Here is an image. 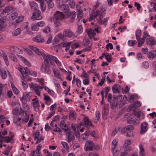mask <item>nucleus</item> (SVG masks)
I'll return each instance as SVG.
<instances>
[{"label":"nucleus","instance_id":"nucleus-1","mask_svg":"<svg viewBox=\"0 0 156 156\" xmlns=\"http://www.w3.org/2000/svg\"><path fill=\"white\" fill-rule=\"evenodd\" d=\"M29 47L30 49L34 51L38 55H41L43 56L44 60V63H42L40 69L43 73L50 74L51 73V69L49 63V61L46 55L43 52L40 51L39 49L36 47L29 46Z\"/></svg>","mask_w":156,"mask_h":156},{"label":"nucleus","instance_id":"nucleus-2","mask_svg":"<svg viewBox=\"0 0 156 156\" xmlns=\"http://www.w3.org/2000/svg\"><path fill=\"white\" fill-rule=\"evenodd\" d=\"M105 9H104L103 10L99 11L98 10L96 11L93 15H90V20H91L96 18L98 23L100 24H104L106 26L107 25V22L108 20V17L105 18L102 20L103 18L104 13H103L102 12L105 11Z\"/></svg>","mask_w":156,"mask_h":156},{"label":"nucleus","instance_id":"nucleus-3","mask_svg":"<svg viewBox=\"0 0 156 156\" xmlns=\"http://www.w3.org/2000/svg\"><path fill=\"white\" fill-rule=\"evenodd\" d=\"M37 80L42 86L32 83H31L29 85L31 88H33L36 94L38 96H40L41 90L44 87V79L42 78L38 79Z\"/></svg>","mask_w":156,"mask_h":156},{"label":"nucleus","instance_id":"nucleus-4","mask_svg":"<svg viewBox=\"0 0 156 156\" xmlns=\"http://www.w3.org/2000/svg\"><path fill=\"white\" fill-rule=\"evenodd\" d=\"M122 95H119L114 98L111 104L116 107H122L125 104V101L122 100Z\"/></svg>","mask_w":156,"mask_h":156},{"label":"nucleus","instance_id":"nucleus-5","mask_svg":"<svg viewBox=\"0 0 156 156\" xmlns=\"http://www.w3.org/2000/svg\"><path fill=\"white\" fill-rule=\"evenodd\" d=\"M127 120L128 123L131 124L135 126L138 125L140 123L138 120L134 117L133 115L129 114L126 115Z\"/></svg>","mask_w":156,"mask_h":156},{"label":"nucleus","instance_id":"nucleus-6","mask_svg":"<svg viewBox=\"0 0 156 156\" xmlns=\"http://www.w3.org/2000/svg\"><path fill=\"white\" fill-rule=\"evenodd\" d=\"M46 56L49 61L50 63L52 65L54 66L55 65L54 62H53V61L55 62L58 66H61V62L55 57L50 55H47Z\"/></svg>","mask_w":156,"mask_h":156},{"label":"nucleus","instance_id":"nucleus-7","mask_svg":"<svg viewBox=\"0 0 156 156\" xmlns=\"http://www.w3.org/2000/svg\"><path fill=\"white\" fill-rule=\"evenodd\" d=\"M41 11L38 9H35L34 11L31 18L34 20H40L42 18Z\"/></svg>","mask_w":156,"mask_h":156},{"label":"nucleus","instance_id":"nucleus-8","mask_svg":"<svg viewBox=\"0 0 156 156\" xmlns=\"http://www.w3.org/2000/svg\"><path fill=\"white\" fill-rule=\"evenodd\" d=\"M13 8L11 6L6 7L1 13V16H5L13 11Z\"/></svg>","mask_w":156,"mask_h":156},{"label":"nucleus","instance_id":"nucleus-9","mask_svg":"<svg viewBox=\"0 0 156 156\" xmlns=\"http://www.w3.org/2000/svg\"><path fill=\"white\" fill-rule=\"evenodd\" d=\"M148 124L146 122H143L141 124L140 133L141 134L145 133L148 129Z\"/></svg>","mask_w":156,"mask_h":156},{"label":"nucleus","instance_id":"nucleus-10","mask_svg":"<svg viewBox=\"0 0 156 156\" xmlns=\"http://www.w3.org/2000/svg\"><path fill=\"white\" fill-rule=\"evenodd\" d=\"M64 15L62 12L59 11H57L54 13L53 17L51 18L55 19L61 20L64 19Z\"/></svg>","mask_w":156,"mask_h":156},{"label":"nucleus","instance_id":"nucleus-11","mask_svg":"<svg viewBox=\"0 0 156 156\" xmlns=\"http://www.w3.org/2000/svg\"><path fill=\"white\" fill-rule=\"evenodd\" d=\"M100 149L99 146L97 144H94L92 141H88V150L95 149L98 150Z\"/></svg>","mask_w":156,"mask_h":156},{"label":"nucleus","instance_id":"nucleus-12","mask_svg":"<svg viewBox=\"0 0 156 156\" xmlns=\"http://www.w3.org/2000/svg\"><path fill=\"white\" fill-rule=\"evenodd\" d=\"M135 115L140 120H143L145 118V115L141 111L136 110L134 111Z\"/></svg>","mask_w":156,"mask_h":156},{"label":"nucleus","instance_id":"nucleus-13","mask_svg":"<svg viewBox=\"0 0 156 156\" xmlns=\"http://www.w3.org/2000/svg\"><path fill=\"white\" fill-rule=\"evenodd\" d=\"M67 141L68 143L73 142L75 139V136L72 135L70 131H67L66 133Z\"/></svg>","mask_w":156,"mask_h":156},{"label":"nucleus","instance_id":"nucleus-14","mask_svg":"<svg viewBox=\"0 0 156 156\" xmlns=\"http://www.w3.org/2000/svg\"><path fill=\"white\" fill-rule=\"evenodd\" d=\"M146 44L150 46H152L154 44H156V41L152 37L147 38L146 40Z\"/></svg>","mask_w":156,"mask_h":156},{"label":"nucleus","instance_id":"nucleus-15","mask_svg":"<svg viewBox=\"0 0 156 156\" xmlns=\"http://www.w3.org/2000/svg\"><path fill=\"white\" fill-rule=\"evenodd\" d=\"M58 7L60 8L67 15L68 12H69V7L67 5L62 4L61 5L60 4L58 5Z\"/></svg>","mask_w":156,"mask_h":156},{"label":"nucleus","instance_id":"nucleus-16","mask_svg":"<svg viewBox=\"0 0 156 156\" xmlns=\"http://www.w3.org/2000/svg\"><path fill=\"white\" fill-rule=\"evenodd\" d=\"M34 139L35 140H36V139L37 140L36 144H37L40 142L41 140H43L44 138L40 135V132H36L35 134Z\"/></svg>","mask_w":156,"mask_h":156},{"label":"nucleus","instance_id":"nucleus-17","mask_svg":"<svg viewBox=\"0 0 156 156\" xmlns=\"http://www.w3.org/2000/svg\"><path fill=\"white\" fill-rule=\"evenodd\" d=\"M12 138L9 136H3L1 134H0V142L1 143L3 141L5 142L8 143L12 140Z\"/></svg>","mask_w":156,"mask_h":156},{"label":"nucleus","instance_id":"nucleus-18","mask_svg":"<svg viewBox=\"0 0 156 156\" xmlns=\"http://www.w3.org/2000/svg\"><path fill=\"white\" fill-rule=\"evenodd\" d=\"M98 33L99 31L96 28H94V29H90L88 31V36L90 37V39H92L93 38V36L95 35L96 32Z\"/></svg>","mask_w":156,"mask_h":156},{"label":"nucleus","instance_id":"nucleus-19","mask_svg":"<svg viewBox=\"0 0 156 156\" xmlns=\"http://www.w3.org/2000/svg\"><path fill=\"white\" fill-rule=\"evenodd\" d=\"M33 40L35 42L39 43L43 42L44 41V38L39 35L33 37Z\"/></svg>","mask_w":156,"mask_h":156},{"label":"nucleus","instance_id":"nucleus-20","mask_svg":"<svg viewBox=\"0 0 156 156\" xmlns=\"http://www.w3.org/2000/svg\"><path fill=\"white\" fill-rule=\"evenodd\" d=\"M50 20L51 23H54V25L56 27H58L60 26L62 24L61 22V20L53 18H51Z\"/></svg>","mask_w":156,"mask_h":156},{"label":"nucleus","instance_id":"nucleus-21","mask_svg":"<svg viewBox=\"0 0 156 156\" xmlns=\"http://www.w3.org/2000/svg\"><path fill=\"white\" fill-rule=\"evenodd\" d=\"M67 15L68 16H71V19L69 20L70 23H73L75 17L76 16V15L75 12H68Z\"/></svg>","mask_w":156,"mask_h":156},{"label":"nucleus","instance_id":"nucleus-22","mask_svg":"<svg viewBox=\"0 0 156 156\" xmlns=\"http://www.w3.org/2000/svg\"><path fill=\"white\" fill-rule=\"evenodd\" d=\"M156 56V51L155 50L149 51L147 55L148 57L150 60L153 59Z\"/></svg>","mask_w":156,"mask_h":156},{"label":"nucleus","instance_id":"nucleus-23","mask_svg":"<svg viewBox=\"0 0 156 156\" xmlns=\"http://www.w3.org/2000/svg\"><path fill=\"white\" fill-rule=\"evenodd\" d=\"M60 125L62 129L64 130L65 132H67L69 129V128L66 127V124L65 122L63 120L60 122Z\"/></svg>","mask_w":156,"mask_h":156},{"label":"nucleus","instance_id":"nucleus-24","mask_svg":"<svg viewBox=\"0 0 156 156\" xmlns=\"http://www.w3.org/2000/svg\"><path fill=\"white\" fill-rule=\"evenodd\" d=\"M63 32L64 34L65 35V36L68 37H71L73 34V33L69 29L65 30Z\"/></svg>","mask_w":156,"mask_h":156},{"label":"nucleus","instance_id":"nucleus-25","mask_svg":"<svg viewBox=\"0 0 156 156\" xmlns=\"http://www.w3.org/2000/svg\"><path fill=\"white\" fill-rule=\"evenodd\" d=\"M0 73L2 78L5 79L7 76L6 72L4 69L1 67H0Z\"/></svg>","mask_w":156,"mask_h":156},{"label":"nucleus","instance_id":"nucleus-26","mask_svg":"<svg viewBox=\"0 0 156 156\" xmlns=\"http://www.w3.org/2000/svg\"><path fill=\"white\" fill-rule=\"evenodd\" d=\"M28 70V68L27 67L20 69V71L23 77L27 75Z\"/></svg>","mask_w":156,"mask_h":156},{"label":"nucleus","instance_id":"nucleus-27","mask_svg":"<svg viewBox=\"0 0 156 156\" xmlns=\"http://www.w3.org/2000/svg\"><path fill=\"white\" fill-rule=\"evenodd\" d=\"M139 154L141 156H144L145 154L144 149L142 145L140 144L139 145Z\"/></svg>","mask_w":156,"mask_h":156},{"label":"nucleus","instance_id":"nucleus-28","mask_svg":"<svg viewBox=\"0 0 156 156\" xmlns=\"http://www.w3.org/2000/svg\"><path fill=\"white\" fill-rule=\"evenodd\" d=\"M13 122L17 125L20 126L21 123V121H22L21 118H19L18 117H14L13 119Z\"/></svg>","mask_w":156,"mask_h":156},{"label":"nucleus","instance_id":"nucleus-29","mask_svg":"<svg viewBox=\"0 0 156 156\" xmlns=\"http://www.w3.org/2000/svg\"><path fill=\"white\" fill-rule=\"evenodd\" d=\"M100 117V112L97 111L95 112V118L94 120V123H97L99 121Z\"/></svg>","mask_w":156,"mask_h":156},{"label":"nucleus","instance_id":"nucleus-30","mask_svg":"<svg viewBox=\"0 0 156 156\" xmlns=\"http://www.w3.org/2000/svg\"><path fill=\"white\" fill-rule=\"evenodd\" d=\"M32 93L29 92L28 93H26L24 94L23 95H24V98L27 100V101H30V97L32 95Z\"/></svg>","mask_w":156,"mask_h":156},{"label":"nucleus","instance_id":"nucleus-31","mask_svg":"<svg viewBox=\"0 0 156 156\" xmlns=\"http://www.w3.org/2000/svg\"><path fill=\"white\" fill-rule=\"evenodd\" d=\"M138 41V47H141L144 44V40L143 38H139L136 39Z\"/></svg>","mask_w":156,"mask_h":156},{"label":"nucleus","instance_id":"nucleus-32","mask_svg":"<svg viewBox=\"0 0 156 156\" xmlns=\"http://www.w3.org/2000/svg\"><path fill=\"white\" fill-rule=\"evenodd\" d=\"M135 36L136 37V39H137L139 38H140V37L141 35V31L140 30H136L135 32Z\"/></svg>","mask_w":156,"mask_h":156},{"label":"nucleus","instance_id":"nucleus-33","mask_svg":"<svg viewBox=\"0 0 156 156\" xmlns=\"http://www.w3.org/2000/svg\"><path fill=\"white\" fill-rule=\"evenodd\" d=\"M120 88V86L119 85H115L112 87L113 92L114 93L118 92Z\"/></svg>","mask_w":156,"mask_h":156},{"label":"nucleus","instance_id":"nucleus-34","mask_svg":"<svg viewBox=\"0 0 156 156\" xmlns=\"http://www.w3.org/2000/svg\"><path fill=\"white\" fill-rule=\"evenodd\" d=\"M118 143V140L117 139H115L112 142V145L111 146V149H112L113 150V149L116 148L117 144Z\"/></svg>","mask_w":156,"mask_h":156},{"label":"nucleus","instance_id":"nucleus-35","mask_svg":"<svg viewBox=\"0 0 156 156\" xmlns=\"http://www.w3.org/2000/svg\"><path fill=\"white\" fill-rule=\"evenodd\" d=\"M111 150L113 156H117L120 151V150L118 148H116L113 149V150L112 149Z\"/></svg>","mask_w":156,"mask_h":156},{"label":"nucleus","instance_id":"nucleus-36","mask_svg":"<svg viewBox=\"0 0 156 156\" xmlns=\"http://www.w3.org/2000/svg\"><path fill=\"white\" fill-rule=\"evenodd\" d=\"M80 125H85L87 127L88 126V118L84 117L83 119V121L80 122Z\"/></svg>","mask_w":156,"mask_h":156},{"label":"nucleus","instance_id":"nucleus-37","mask_svg":"<svg viewBox=\"0 0 156 156\" xmlns=\"http://www.w3.org/2000/svg\"><path fill=\"white\" fill-rule=\"evenodd\" d=\"M30 5L31 9H32L35 10V9H37V4L34 2H30Z\"/></svg>","mask_w":156,"mask_h":156},{"label":"nucleus","instance_id":"nucleus-38","mask_svg":"<svg viewBox=\"0 0 156 156\" xmlns=\"http://www.w3.org/2000/svg\"><path fill=\"white\" fill-rule=\"evenodd\" d=\"M41 147V145L39 144L37 146V148L35 150V152L34 151H33L32 152V156H35V153H39V151L40 150Z\"/></svg>","mask_w":156,"mask_h":156},{"label":"nucleus","instance_id":"nucleus-39","mask_svg":"<svg viewBox=\"0 0 156 156\" xmlns=\"http://www.w3.org/2000/svg\"><path fill=\"white\" fill-rule=\"evenodd\" d=\"M140 105H141L140 102L138 101H136L134 103V104L133 105H131L129 108H131L130 109H132V107H133V108H136L140 107Z\"/></svg>","mask_w":156,"mask_h":156},{"label":"nucleus","instance_id":"nucleus-40","mask_svg":"<svg viewBox=\"0 0 156 156\" xmlns=\"http://www.w3.org/2000/svg\"><path fill=\"white\" fill-rule=\"evenodd\" d=\"M2 56L6 65H9V62L8 61L7 57L4 52L2 51Z\"/></svg>","mask_w":156,"mask_h":156},{"label":"nucleus","instance_id":"nucleus-41","mask_svg":"<svg viewBox=\"0 0 156 156\" xmlns=\"http://www.w3.org/2000/svg\"><path fill=\"white\" fill-rule=\"evenodd\" d=\"M48 5L49 8H52L54 6V3L52 2V0H45Z\"/></svg>","mask_w":156,"mask_h":156},{"label":"nucleus","instance_id":"nucleus-42","mask_svg":"<svg viewBox=\"0 0 156 156\" xmlns=\"http://www.w3.org/2000/svg\"><path fill=\"white\" fill-rule=\"evenodd\" d=\"M40 5L41 8V9L42 12L44 11L46 9V5L44 2V0H42L40 2Z\"/></svg>","mask_w":156,"mask_h":156},{"label":"nucleus","instance_id":"nucleus-43","mask_svg":"<svg viewBox=\"0 0 156 156\" xmlns=\"http://www.w3.org/2000/svg\"><path fill=\"white\" fill-rule=\"evenodd\" d=\"M18 13L16 12L13 13L9 16V18L11 20H12L16 18Z\"/></svg>","mask_w":156,"mask_h":156},{"label":"nucleus","instance_id":"nucleus-44","mask_svg":"<svg viewBox=\"0 0 156 156\" xmlns=\"http://www.w3.org/2000/svg\"><path fill=\"white\" fill-rule=\"evenodd\" d=\"M21 32V29L20 28H18L13 31L12 35L14 36H16L19 34Z\"/></svg>","mask_w":156,"mask_h":156},{"label":"nucleus","instance_id":"nucleus-45","mask_svg":"<svg viewBox=\"0 0 156 156\" xmlns=\"http://www.w3.org/2000/svg\"><path fill=\"white\" fill-rule=\"evenodd\" d=\"M136 43L135 40H129L128 41V44L129 46H133Z\"/></svg>","mask_w":156,"mask_h":156},{"label":"nucleus","instance_id":"nucleus-46","mask_svg":"<svg viewBox=\"0 0 156 156\" xmlns=\"http://www.w3.org/2000/svg\"><path fill=\"white\" fill-rule=\"evenodd\" d=\"M151 37L147 31H145L143 33V36L142 38L144 40L145 39L149 38V37Z\"/></svg>","mask_w":156,"mask_h":156},{"label":"nucleus","instance_id":"nucleus-47","mask_svg":"<svg viewBox=\"0 0 156 156\" xmlns=\"http://www.w3.org/2000/svg\"><path fill=\"white\" fill-rule=\"evenodd\" d=\"M20 100L22 102V103L24 105H26L27 107V105H26L27 101V100L24 98V95L23 96L20 98Z\"/></svg>","mask_w":156,"mask_h":156},{"label":"nucleus","instance_id":"nucleus-48","mask_svg":"<svg viewBox=\"0 0 156 156\" xmlns=\"http://www.w3.org/2000/svg\"><path fill=\"white\" fill-rule=\"evenodd\" d=\"M77 20L79 21L81 19V16H80L82 13L83 11L81 9L77 10Z\"/></svg>","mask_w":156,"mask_h":156},{"label":"nucleus","instance_id":"nucleus-49","mask_svg":"<svg viewBox=\"0 0 156 156\" xmlns=\"http://www.w3.org/2000/svg\"><path fill=\"white\" fill-rule=\"evenodd\" d=\"M31 28L33 30L37 31L38 30V27L37 23L36 24H32L31 26Z\"/></svg>","mask_w":156,"mask_h":156},{"label":"nucleus","instance_id":"nucleus-50","mask_svg":"<svg viewBox=\"0 0 156 156\" xmlns=\"http://www.w3.org/2000/svg\"><path fill=\"white\" fill-rule=\"evenodd\" d=\"M29 74L31 75L32 76H37V73L35 72L32 70H29L28 69L27 75Z\"/></svg>","mask_w":156,"mask_h":156},{"label":"nucleus","instance_id":"nucleus-51","mask_svg":"<svg viewBox=\"0 0 156 156\" xmlns=\"http://www.w3.org/2000/svg\"><path fill=\"white\" fill-rule=\"evenodd\" d=\"M5 25L4 20L3 19H0V29L4 28Z\"/></svg>","mask_w":156,"mask_h":156},{"label":"nucleus","instance_id":"nucleus-52","mask_svg":"<svg viewBox=\"0 0 156 156\" xmlns=\"http://www.w3.org/2000/svg\"><path fill=\"white\" fill-rule=\"evenodd\" d=\"M105 81V76L104 75L102 76V78L101 79L100 82L98 83V85L101 86L104 83Z\"/></svg>","mask_w":156,"mask_h":156},{"label":"nucleus","instance_id":"nucleus-53","mask_svg":"<svg viewBox=\"0 0 156 156\" xmlns=\"http://www.w3.org/2000/svg\"><path fill=\"white\" fill-rule=\"evenodd\" d=\"M137 98V97L136 95L132 94L129 96V101L131 103L133 101L134 99H136Z\"/></svg>","mask_w":156,"mask_h":156},{"label":"nucleus","instance_id":"nucleus-54","mask_svg":"<svg viewBox=\"0 0 156 156\" xmlns=\"http://www.w3.org/2000/svg\"><path fill=\"white\" fill-rule=\"evenodd\" d=\"M11 86L12 87V90L14 92V93L16 94H17L18 93H19V90H18L16 87H15V86L13 84H11Z\"/></svg>","mask_w":156,"mask_h":156},{"label":"nucleus","instance_id":"nucleus-55","mask_svg":"<svg viewBox=\"0 0 156 156\" xmlns=\"http://www.w3.org/2000/svg\"><path fill=\"white\" fill-rule=\"evenodd\" d=\"M21 58L22 60L25 63L27 66H30V63L27 61L24 58L21 56Z\"/></svg>","mask_w":156,"mask_h":156},{"label":"nucleus","instance_id":"nucleus-56","mask_svg":"<svg viewBox=\"0 0 156 156\" xmlns=\"http://www.w3.org/2000/svg\"><path fill=\"white\" fill-rule=\"evenodd\" d=\"M131 141L129 140H126L123 144V147H126L131 144Z\"/></svg>","mask_w":156,"mask_h":156},{"label":"nucleus","instance_id":"nucleus-57","mask_svg":"<svg viewBox=\"0 0 156 156\" xmlns=\"http://www.w3.org/2000/svg\"><path fill=\"white\" fill-rule=\"evenodd\" d=\"M105 58L106 59L108 62H111L112 59L110 55L108 54H106Z\"/></svg>","mask_w":156,"mask_h":156},{"label":"nucleus","instance_id":"nucleus-58","mask_svg":"<svg viewBox=\"0 0 156 156\" xmlns=\"http://www.w3.org/2000/svg\"><path fill=\"white\" fill-rule=\"evenodd\" d=\"M83 31V29L82 27L81 26H78L77 31H76L77 33L78 34H81Z\"/></svg>","mask_w":156,"mask_h":156},{"label":"nucleus","instance_id":"nucleus-59","mask_svg":"<svg viewBox=\"0 0 156 156\" xmlns=\"http://www.w3.org/2000/svg\"><path fill=\"white\" fill-rule=\"evenodd\" d=\"M69 6L71 8H73L74 7L75 5V2L73 0H70L69 2Z\"/></svg>","mask_w":156,"mask_h":156},{"label":"nucleus","instance_id":"nucleus-60","mask_svg":"<svg viewBox=\"0 0 156 156\" xmlns=\"http://www.w3.org/2000/svg\"><path fill=\"white\" fill-rule=\"evenodd\" d=\"M32 104L33 105L34 107L38 108L39 105L38 100H37L35 102H33Z\"/></svg>","mask_w":156,"mask_h":156},{"label":"nucleus","instance_id":"nucleus-61","mask_svg":"<svg viewBox=\"0 0 156 156\" xmlns=\"http://www.w3.org/2000/svg\"><path fill=\"white\" fill-rule=\"evenodd\" d=\"M12 113L14 115H18L19 114V110L16 109V108H14L13 109L12 111Z\"/></svg>","mask_w":156,"mask_h":156},{"label":"nucleus","instance_id":"nucleus-62","mask_svg":"<svg viewBox=\"0 0 156 156\" xmlns=\"http://www.w3.org/2000/svg\"><path fill=\"white\" fill-rule=\"evenodd\" d=\"M79 45L78 43H73L72 44L71 48L73 49H75L76 48L79 47Z\"/></svg>","mask_w":156,"mask_h":156},{"label":"nucleus","instance_id":"nucleus-63","mask_svg":"<svg viewBox=\"0 0 156 156\" xmlns=\"http://www.w3.org/2000/svg\"><path fill=\"white\" fill-rule=\"evenodd\" d=\"M83 73L81 74V76L83 78H86L88 76V74L86 72L84 71L83 69Z\"/></svg>","mask_w":156,"mask_h":156},{"label":"nucleus","instance_id":"nucleus-64","mask_svg":"<svg viewBox=\"0 0 156 156\" xmlns=\"http://www.w3.org/2000/svg\"><path fill=\"white\" fill-rule=\"evenodd\" d=\"M10 57L14 61V62H16L17 59L16 58L14 55L12 53H10L9 55Z\"/></svg>","mask_w":156,"mask_h":156}]
</instances>
